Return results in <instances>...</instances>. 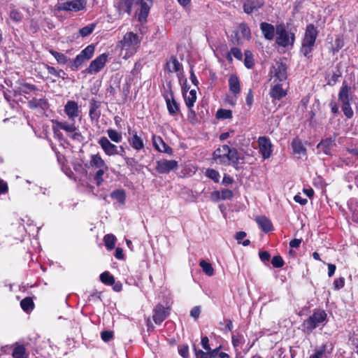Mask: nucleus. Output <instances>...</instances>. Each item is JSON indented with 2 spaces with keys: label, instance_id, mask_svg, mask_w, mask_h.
<instances>
[{
  "label": "nucleus",
  "instance_id": "nucleus-45",
  "mask_svg": "<svg viewBox=\"0 0 358 358\" xmlns=\"http://www.w3.org/2000/svg\"><path fill=\"white\" fill-rule=\"evenodd\" d=\"M100 280L103 283L108 285H112L115 282L114 277L107 271L100 275Z\"/></svg>",
  "mask_w": 358,
  "mask_h": 358
},
{
  "label": "nucleus",
  "instance_id": "nucleus-46",
  "mask_svg": "<svg viewBox=\"0 0 358 358\" xmlns=\"http://www.w3.org/2000/svg\"><path fill=\"white\" fill-rule=\"evenodd\" d=\"M94 50L95 48L94 45H89L85 49H83L80 52V54H81L85 59L89 60L90 58L92 57L94 52Z\"/></svg>",
  "mask_w": 358,
  "mask_h": 358
},
{
  "label": "nucleus",
  "instance_id": "nucleus-44",
  "mask_svg": "<svg viewBox=\"0 0 358 358\" xmlns=\"http://www.w3.org/2000/svg\"><path fill=\"white\" fill-rule=\"evenodd\" d=\"M22 308L27 313L31 311L34 308V302L29 297H26L20 302Z\"/></svg>",
  "mask_w": 358,
  "mask_h": 358
},
{
  "label": "nucleus",
  "instance_id": "nucleus-35",
  "mask_svg": "<svg viewBox=\"0 0 358 358\" xmlns=\"http://www.w3.org/2000/svg\"><path fill=\"white\" fill-rule=\"evenodd\" d=\"M49 52L55 58L58 64L64 65L67 63L68 57L64 54L52 49H50Z\"/></svg>",
  "mask_w": 358,
  "mask_h": 358
},
{
  "label": "nucleus",
  "instance_id": "nucleus-52",
  "mask_svg": "<svg viewBox=\"0 0 358 358\" xmlns=\"http://www.w3.org/2000/svg\"><path fill=\"white\" fill-rule=\"evenodd\" d=\"M314 45L308 44L306 43H302V46L301 48V53L306 57L309 58L310 57V53L313 49Z\"/></svg>",
  "mask_w": 358,
  "mask_h": 358
},
{
  "label": "nucleus",
  "instance_id": "nucleus-24",
  "mask_svg": "<svg viewBox=\"0 0 358 358\" xmlns=\"http://www.w3.org/2000/svg\"><path fill=\"white\" fill-rule=\"evenodd\" d=\"M182 66L176 57H171L166 62V69L170 73H178L179 77L181 74L180 70Z\"/></svg>",
  "mask_w": 358,
  "mask_h": 358
},
{
  "label": "nucleus",
  "instance_id": "nucleus-9",
  "mask_svg": "<svg viewBox=\"0 0 358 358\" xmlns=\"http://www.w3.org/2000/svg\"><path fill=\"white\" fill-rule=\"evenodd\" d=\"M259 152L262 157L266 159L271 157L272 152V144L268 138L265 136L259 137L258 139Z\"/></svg>",
  "mask_w": 358,
  "mask_h": 358
},
{
  "label": "nucleus",
  "instance_id": "nucleus-18",
  "mask_svg": "<svg viewBox=\"0 0 358 358\" xmlns=\"http://www.w3.org/2000/svg\"><path fill=\"white\" fill-rule=\"evenodd\" d=\"M169 313L168 309L162 305H157L152 316L154 322L157 324H161L167 317Z\"/></svg>",
  "mask_w": 358,
  "mask_h": 358
},
{
  "label": "nucleus",
  "instance_id": "nucleus-43",
  "mask_svg": "<svg viewBox=\"0 0 358 358\" xmlns=\"http://www.w3.org/2000/svg\"><path fill=\"white\" fill-rule=\"evenodd\" d=\"M107 134L110 139L115 143H120L122 140V136L121 133L117 132V131L110 129L107 130Z\"/></svg>",
  "mask_w": 358,
  "mask_h": 358
},
{
  "label": "nucleus",
  "instance_id": "nucleus-2",
  "mask_svg": "<svg viewBox=\"0 0 358 358\" xmlns=\"http://www.w3.org/2000/svg\"><path fill=\"white\" fill-rule=\"evenodd\" d=\"M140 43L141 39L138 34L131 31L126 33L118 43L123 59H127L133 56L139 48Z\"/></svg>",
  "mask_w": 358,
  "mask_h": 358
},
{
  "label": "nucleus",
  "instance_id": "nucleus-49",
  "mask_svg": "<svg viewBox=\"0 0 358 358\" xmlns=\"http://www.w3.org/2000/svg\"><path fill=\"white\" fill-rule=\"evenodd\" d=\"M232 117V113L230 110L219 109L216 113L217 119H229Z\"/></svg>",
  "mask_w": 358,
  "mask_h": 358
},
{
  "label": "nucleus",
  "instance_id": "nucleus-26",
  "mask_svg": "<svg viewBox=\"0 0 358 358\" xmlns=\"http://www.w3.org/2000/svg\"><path fill=\"white\" fill-rule=\"evenodd\" d=\"M28 106L31 109H41L43 110L48 108V102L45 99L34 98L28 102Z\"/></svg>",
  "mask_w": 358,
  "mask_h": 358
},
{
  "label": "nucleus",
  "instance_id": "nucleus-28",
  "mask_svg": "<svg viewBox=\"0 0 358 358\" xmlns=\"http://www.w3.org/2000/svg\"><path fill=\"white\" fill-rule=\"evenodd\" d=\"M292 147L293 149L294 154L297 155L299 158L306 155V149L303 146L301 141L299 140V138H294L292 141Z\"/></svg>",
  "mask_w": 358,
  "mask_h": 358
},
{
  "label": "nucleus",
  "instance_id": "nucleus-60",
  "mask_svg": "<svg viewBox=\"0 0 358 358\" xmlns=\"http://www.w3.org/2000/svg\"><path fill=\"white\" fill-rule=\"evenodd\" d=\"M221 192V199L222 200H227V199H231L233 196V192L228 189H224L220 191Z\"/></svg>",
  "mask_w": 358,
  "mask_h": 358
},
{
  "label": "nucleus",
  "instance_id": "nucleus-62",
  "mask_svg": "<svg viewBox=\"0 0 358 358\" xmlns=\"http://www.w3.org/2000/svg\"><path fill=\"white\" fill-rule=\"evenodd\" d=\"M113 332L109 331H103L101 334V337L102 340L105 342H108V341H110L113 338Z\"/></svg>",
  "mask_w": 358,
  "mask_h": 358
},
{
  "label": "nucleus",
  "instance_id": "nucleus-12",
  "mask_svg": "<svg viewBox=\"0 0 358 358\" xmlns=\"http://www.w3.org/2000/svg\"><path fill=\"white\" fill-rule=\"evenodd\" d=\"M273 71L272 73L274 74V77L280 82L284 81L287 79V67L286 65L282 62H276L273 66Z\"/></svg>",
  "mask_w": 358,
  "mask_h": 358
},
{
  "label": "nucleus",
  "instance_id": "nucleus-40",
  "mask_svg": "<svg viewBox=\"0 0 358 358\" xmlns=\"http://www.w3.org/2000/svg\"><path fill=\"white\" fill-rule=\"evenodd\" d=\"M36 90V87L35 85H30L28 83H22L20 86L15 90V92L19 94H29L31 91Z\"/></svg>",
  "mask_w": 358,
  "mask_h": 358
},
{
  "label": "nucleus",
  "instance_id": "nucleus-31",
  "mask_svg": "<svg viewBox=\"0 0 358 358\" xmlns=\"http://www.w3.org/2000/svg\"><path fill=\"white\" fill-rule=\"evenodd\" d=\"M183 97L187 108H192L196 101V91L191 90L189 92H184Z\"/></svg>",
  "mask_w": 358,
  "mask_h": 358
},
{
  "label": "nucleus",
  "instance_id": "nucleus-50",
  "mask_svg": "<svg viewBox=\"0 0 358 358\" xmlns=\"http://www.w3.org/2000/svg\"><path fill=\"white\" fill-rule=\"evenodd\" d=\"M342 103V110L344 113V115L348 117V118H351L352 117L353 115H354V113H353V110L350 106V102H345V103Z\"/></svg>",
  "mask_w": 358,
  "mask_h": 358
},
{
  "label": "nucleus",
  "instance_id": "nucleus-36",
  "mask_svg": "<svg viewBox=\"0 0 358 358\" xmlns=\"http://www.w3.org/2000/svg\"><path fill=\"white\" fill-rule=\"evenodd\" d=\"M199 266L202 268L203 272L208 276H212L214 274V268L210 263L205 260H201L199 262Z\"/></svg>",
  "mask_w": 358,
  "mask_h": 358
},
{
  "label": "nucleus",
  "instance_id": "nucleus-64",
  "mask_svg": "<svg viewBox=\"0 0 358 358\" xmlns=\"http://www.w3.org/2000/svg\"><path fill=\"white\" fill-rule=\"evenodd\" d=\"M179 354L183 358H187L189 356V349L187 345H183L179 348L178 349Z\"/></svg>",
  "mask_w": 358,
  "mask_h": 358
},
{
  "label": "nucleus",
  "instance_id": "nucleus-23",
  "mask_svg": "<svg viewBox=\"0 0 358 358\" xmlns=\"http://www.w3.org/2000/svg\"><path fill=\"white\" fill-rule=\"evenodd\" d=\"M228 82L229 91L236 97L241 93V85L238 76L235 74L231 75Z\"/></svg>",
  "mask_w": 358,
  "mask_h": 358
},
{
  "label": "nucleus",
  "instance_id": "nucleus-48",
  "mask_svg": "<svg viewBox=\"0 0 358 358\" xmlns=\"http://www.w3.org/2000/svg\"><path fill=\"white\" fill-rule=\"evenodd\" d=\"M238 30L243 38L246 39L251 38L250 29L245 23H242L239 25Z\"/></svg>",
  "mask_w": 358,
  "mask_h": 358
},
{
  "label": "nucleus",
  "instance_id": "nucleus-55",
  "mask_svg": "<svg viewBox=\"0 0 358 358\" xmlns=\"http://www.w3.org/2000/svg\"><path fill=\"white\" fill-rule=\"evenodd\" d=\"M244 64L248 69H251L254 64L252 54L248 50L245 52Z\"/></svg>",
  "mask_w": 358,
  "mask_h": 358
},
{
  "label": "nucleus",
  "instance_id": "nucleus-16",
  "mask_svg": "<svg viewBox=\"0 0 358 358\" xmlns=\"http://www.w3.org/2000/svg\"><path fill=\"white\" fill-rule=\"evenodd\" d=\"M53 122V127L52 130L57 132L58 131V129L64 130L66 133L71 134L77 130V127L75 125V123L71 122H67L66 121L64 122H59L57 120H55Z\"/></svg>",
  "mask_w": 358,
  "mask_h": 358
},
{
  "label": "nucleus",
  "instance_id": "nucleus-59",
  "mask_svg": "<svg viewBox=\"0 0 358 358\" xmlns=\"http://www.w3.org/2000/svg\"><path fill=\"white\" fill-rule=\"evenodd\" d=\"M10 17L15 22H20L22 19V15L17 10H12L10 13Z\"/></svg>",
  "mask_w": 358,
  "mask_h": 358
},
{
  "label": "nucleus",
  "instance_id": "nucleus-32",
  "mask_svg": "<svg viewBox=\"0 0 358 358\" xmlns=\"http://www.w3.org/2000/svg\"><path fill=\"white\" fill-rule=\"evenodd\" d=\"M256 222L259 227L264 231L268 232L272 229L271 221L264 216H260L256 218Z\"/></svg>",
  "mask_w": 358,
  "mask_h": 358
},
{
  "label": "nucleus",
  "instance_id": "nucleus-7",
  "mask_svg": "<svg viewBox=\"0 0 358 358\" xmlns=\"http://www.w3.org/2000/svg\"><path fill=\"white\" fill-rule=\"evenodd\" d=\"M178 168V162L176 160L162 159L157 162L156 170L159 173H169Z\"/></svg>",
  "mask_w": 358,
  "mask_h": 358
},
{
  "label": "nucleus",
  "instance_id": "nucleus-6",
  "mask_svg": "<svg viewBox=\"0 0 358 358\" xmlns=\"http://www.w3.org/2000/svg\"><path fill=\"white\" fill-rule=\"evenodd\" d=\"M108 54L103 53L92 60L89 66L85 70L88 74H96L99 73L106 65L108 61Z\"/></svg>",
  "mask_w": 358,
  "mask_h": 358
},
{
  "label": "nucleus",
  "instance_id": "nucleus-3",
  "mask_svg": "<svg viewBox=\"0 0 358 358\" xmlns=\"http://www.w3.org/2000/svg\"><path fill=\"white\" fill-rule=\"evenodd\" d=\"M327 315L323 310H315L313 313L305 320L302 324V331L310 334L320 325L324 326L327 322Z\"/></svg>",
  "mask_w": 358,
  "mask_h": 358
},
{
  "label": "nucleus",
  "instance_id": "nucleus-13",
  "mask_svg": "<svg viewBox=\"0 0 358 358\" xmlns=\"http://www.w3.org/2000/svg\"><path fill=\"white\" fill-rule=\"evenodd\" d=\"M152 143L154 148L159 152L172 155L173 149L165 143L160 136H153Z\"/></svg>",
  "mask_w": 358,
  "mask_h": 358
},
{
  "label": "nucleus",
  "instance_id": "nucleus-38",
  "mask_svg": "<svg viewBox=\"0 0 358 358\" xmlns=\"http://www.w3.org/2000/svg\"><path fill=\"white\" fill-rule=\"evenodd\" d=\"M96 26V23H91V24H89L87 26L81 28L79 30V36L81 37H86V36L90 35L94 30Z\"/></svg>",
  "mask_w": 358,
  "mask_h": 358
},
{
  "label": "nucleus",
  "instance_id": "nucleus-63",
  "mask_svg": "<svg viewBox=\"0 0 358 358\" xmlns=\"http://www.w3.org/2000/svg\"><path fill=\"white\" fill-rule=\"evenodd\" d=\"M345 284L344 278H339L334 280V285L336 289H340L343 287Z\"/></svg>",
  "mask_w": 358,
  "mask_h": 358
},
{
  "label": "nucleus",
  "instance_id": "nucleus-19",
  "mask_svg": "<svg viewBox=\"0 0 358 358\" xmlns=\"http://www.w3.org/2000/svg\"><path fill=\"white\" fill-rule=\"evenodd\" d=\"M264 5V0H245L243 4L245 13L250 14L257 11Z\"/></svg>",
  "mask_w": 358,
  "mask_h": 358
},
{
  "label": "nucleus",
  "instance_id": "nucleus-37",
  "mask_svg": "<svg viewBox=\"0 0 358 358\" xmlns=\"http://www.w3.org/2000/svg\"><path fill=\"white\" fill-rule=\"evenodd\" d=\"M233 57L237 59L238 60H242L243 54L241 50L238 48H232L229 52L227 56V59L228 61L231 62L233 59Z\"/></svg>",
  "mask_w": 358,
  "mask_h": 358
},
{
  "label": "nucleus",
  "instance_id": "nucleus-15",
  "mask_svg": "<svg viewBox=\"0 0 358 358\" xmlns=\"http://www.w3.org/2000/svg\"><path fill=\"white\" fill-rule=\"evenodd\" d=\"M332 347L331 345L323 344L320 348L315 350L309 358H330Z\"/></svg>",
  "mask_w": 358,
  "mask_h": 358
},
{
  "label": "nucleus",
  "instance_id": "nucleus-47",
  "mask_svg": "<svg viewBox=\"0 0 358 358\" xmlns=\"http://www.w3.org/2000/svg\"><path fill=\"white\" fill-rule=\"evenodd\" d=\"M86 61H87V60L85 59V57L81 54H78L72 62V64H71L72 70H73V71L78 70V68Z\"/></svg>",
  "mask_w": 358,
  "mask_h": 358
},
{
  "label": "nucleus",
  "instance_id": "nucleus-53",
  "mask_svg": "<svg viewBox=\"0 0 358 358\" xmlns=\"http://www.w3.org/2000/svg\"><path fill=\"white\" fill-rule=\"evenodd\" d=\"M246 236V233L244 231L237 232L236 234V239L239 244H243L244 246H247L250 245V241L248 239H246L242 242V240Z\"/></svg>",
  "mask_w": 358,
  "mask_h": 358
},
{
  "label": "nucleus",
  "instance_id": "nucleus-10",
  "mask_svg": "<svg viewBox=\"0 0 358 358\" xmlns=\"http://www.w3.org/2000/svg\"><path fill=\"white\" fill-rule=\"evenodd\" d=\"M64 113L71 122L80 115V110L78 103L75 101H68L64 106Z\"/></svg>",
  "mask_w": 358,
  "mask_h": 358
},
{
  "label": "nucleus",
  "instance_id": "nucleus-33",
  "mask_svg": "<svg viewBox=\"0 0 358 358\" xmlns=\"http://www.w3.org/2000/svg\"><path fill=\"white\" fill-rule=\"evenodd\" d=\"M134 3L135 0H120L118 3L120 13H127L129 14Z\"/></svg>",
  "mask_w": 358,
  "mask_h": 358
},
{
  "label": "nucleus",
  "instance_id": "nucleus-21",
  "mask_svg": "<svg viewBox=\"0 0 358 358\" xmlns=\"http://www.w3.org/2000/svg\"><path fill=\"white\" fill-rule=\"evenodd\" d=\"M130 136L128 138L129 145L136 150H141L144 148L143 139L138 136L136 131L131 133L129 131Z\"/></svg>",
  "mask_w": 358,
  "mask_h": 358
},
{
  "label": "nucleus",
  "instance_id": "nucleus-20",
  "mask_svg": "<svg viewBox=\"0 0 358 358\" xmlns=\"http://www.w3.org/2000/svg\"><path fill=\"white\" fill-rule=\"evenodd\" d=\"M260 29L264 37L268 41H272L276 33V28L271 24L267 22H262L260 24Z\"/></svg>",
  "mask_w": 358,
  "mask_h": 358
},
{
  "label": "nucleus",
  "instance_id": "nucleus-39",
  "mask_svg": "<svg viewBox=\"0 0 358 358\" xmlns=\"http://www.w3.org/2000/svg\"><path fill=\"white\" fill-rule=\"evenodd\" d=\"M103 241L106 248L111 250L115 248L116 238L113 234H107L104 236Z\"/></svg>",
  "mask_w": 358,
  "mask_h": 358
},
{
  "label": "nucleus",
  "instance_id": "nucleus-61",
  "mask_svg": "<svg viewBox=\"0 0 358 358\" xmlns=\"http://www.w3.org/2000/svg\"><path fill=\"white\" fill-rule=\"evenodd\" d=\"M348 206L350 210L353 211L354 213L358 211V201L356 199H350L348 202Z\"/></svg>",
  "mask_w": 358,
  "mask_h": 358
},
{
  "label": "nucleus",
  "instance_id": "nucleus-56",
  "mask_svg": "<svg viewBox=\"0 0 358 358\" xmlns=\"http://www.w3.org/2000/svg\"><path fill=\"white\" fill-rule=\"evenodd\" d=\"M47 70H48V73L51 74V75H54L57 78H61L62 77V73L63 75L65 74V73L64 72L63 70H59V71H57L55 67L53 66H47L46 67Z\"/></svg>",
  "mask_w": 358,
  "mask_h": 358
},
{
  "label": "nucleus",
  "instance_id": "nucleus-34",
  "mask_svg": "<svg viewBox=\"0 0 358 358\" xmlns=\"http://www.w3.org/2000/svg\"><path fill=\"white\" fill-rule=\"evenodd\" d=\"M12 356L13 358H27L24 346L22 345H16L13 349Z\"/></svg>",
  "mask_w": 358,
  "mask_h": 358
},
{
  "label": "nucleus",
  "instance_id": "nucleus-30",
  "mask_svg": "<svg viewBox=\"0 0 358 358\" xmlns=\"http://www.w3.org/2000/svg\"><path fill=\"white\" fill-rule=\"evenodd\" d=\"M351 94V87L343 84L338 94L339 101L341 103L350 102Z\"/></svg>",
  "mask_w": 358,
  "mask_h": 358
},
{
  "label": "nucleus",
  "instance_id": "nucleus-41",
  "mask_svg": "<svg viewBox=\"0 0 358 358\" xmlns=\"http://www.w3.org/2000/svg\"><path fill=\"white\" fill-rule=\"evenodd\" d=\"M110 196L113 199L117 200L118 202H120L122 204L124 203V202H125V199H126L125 193L122 189H117V190L113 191L110 194Z\"/></svg>",
  "mask_w": 358,
  "mask_h": 358
},
{
  "label": "nucleus",
  "instance_id": "nucleus-27",
  "mask_svg": "<svg viewBox=\"0 0 358 358\" xmlns=\"http://www.w3.org/2000/svg\"><path fill=\"white\" fill-rule=\"evenodd\" d=\"M90 167L99 169L108 166L99 154L92 155L90 160Z\"/></svg>",
  "mask_w": 358,
  "mask_h": 358
},
{
  "label": "nucleus",
  "instance_id": "nucleus-29",
  "mask_svg": "<svg viewBox=\"0 0 358 358\" xmlns=\"http://www.w3.org/2000/svg\"><path fill=\"white\" fill-rule=\"evenodd\" d=\"M286 94V91L282 89V85L280 83L275 84L270 92L271 96L278 100L285 96Z\"/></svg>",
  "mask_w": 358,
  "mask_h": 358
},
{
  "label": "nucleus",
  "instance_id": "nucleus-51",
  "mask_svg": "<svg viewBox=\"0 0 358 358\" xmlns=\"http://www.w3.org/2000/svg\"><path fill=\"white\" fill-rule=\"evenodd\" d=\"M206 176L213 180L215 182L220 180V175L218 171L214 169H208L206 172Z\"/></svg>",
  "mask_w": 358,
  "mask_h": 358
},
{
  "label": "nucleus",
  "instance_id": "nucleus-57",
  "mask_svg": "<svg viewBox=\"0 0 358 358\" xmlns=\"http://www.w3.org/2000/svg\"><path fill=\"white\" fill-rule=\"evenodd\" d=\"M271 264L275 268H280L284 265V261L280 256H274Z\"/></svg>",
  "mask_w": 358,
  "mask_h": 358
},
{
  "label": "nucleus",
  "instance_id": "nucleus-54",
  "mask_svg": "<svg viewBox=\"0 0 358 358\" xmlns=\"http://www.w3.org/2000/svg\"><path fill=\"white\" fill-rule=\"evenodd\" d=\"M196 358H212V354L209 352H203L201 350H198L195 346L193 348Z\"/></svg>",
  "mask_w": 358,
  "mask_h": 358
},
{
  "label": "nucleus",
  "instance_id": "nucleus-42",
  "mask_svg": "<svg viewBox=\"0 0 358 358\" xmlns=\"http://www.w3.org/2000/svg\"><path fill=\"white\" fill-rule=\"evenodd\" d=\"M108 170V166H105V169L101 168V169H97V171L95 173L94 176V180H95L96 184L97 185H100L102 183V182L103 180V176Z\"/></svg>",
  "mask_w": 358,
  "mask_h": 358
},
{
  "label": "nucleus",
  "instance_id": "nucleus-5",
  "mask_svg": "<svg viewBox=\"0 0 358 358\" xmlns=\"http://www.w3.org/2000/svg\"><path fill=\"white\" fill-rule=\"evenodd\" d=\"M87 0H70L59 2L56 6L58 11L78 12L85 9Z\"/></svg>",
  "mask_w": 358,
  "mask_h": 358
},
{
  "label": "nucleus",
  "instance_id": "nucleus-4",
  "mask_svg": "<svg viewBox=\"0 0 358 358\" xmlns=\"http://www.w3.org/2000/svg\"><path fill=\"white\" fill-rule=\"evenodd\" d=\"M276 43L284 48L292 46L294 42V34L287 31L284 24L276 26Z\"/></svg>",
  "mask_w": 358,
  "mask_h": 358
},
{
  "label": "nucleus",
  "instance_id": "nucleus-17",
  "mask_svg": "<svg viewBox=\"0 0 358 358\" xmlns=\"http://www.w3.org/2000/svg\"><path fill=\"white\" fill-rule=\"evenodd\" d=\"M317 36V30L312 24L307 26L303 43L315 45Z\"/></svg>",
  "mask_w": 358,
  "mask_h": 358
},
{
  "label": "nucleus",
  "instance_id": "nucleus-58",
  "mask_svg": "<svg viewBox=\"0 0 358 358\" xmlns=\"http://www.w3.org/2000/svg\"><path fill=\"white\" fill-rule=\"evenodd\" d=\"M244 342V338L242 335H236L232 336V344L234 348L239 347Z\"/></svg>",
  "mask_w": 358,
  "mask_h": 358
},
{
  "label": "nucleus",
  "instance_id": "nucleus-25",
  "mask_svg": "<svg viewBox=\"0 0 358 358\" xmlns=\"http://www.w3.org/2000/svg\"><path fill=\"white\" fill-rule=\"evenodd\" d=\"M101 103L95 99H91L90 102L89 115L92 120H98L100 117V111L98 110Z\"/></svg>",
  "mask_w": 358,
  "mask_h": 358
},
{
  "label": "nucleus",
  "instance_id": "nucleus-22",
  "mask_svg": "<svg viewBox=\"0 0 358 358\" xmlns=\"http://www.w3.org/2000/svg\"><path fill=\"white\" fill-rule=\"evenodd\" d=\"M152 3V2L151 0H141V10L138 15V19L141 22L146 20Z\"/></svg>",
  "mask_w": 358,
  "mask_h": 358
},
{
  "label": "nucleus",
  "instance_id": "nucleus-8",
  "mask_svg": "<svg viewBox=\"0 0 358 358\" xmlns=\"http://www.w3.org/2000/svg\"><path fill=\"white\" fill-rule=\"evenodd\" d=\"M98 143L106 155L114 156L119 155L117 146L113 144L106 137H101Z\"/></svg>",
  "mask_w": 358,
  "mask_h": 358
},
{
  "label": "nucleus",
  "instance_id": "nucleus-11",
  "mask_svg": "<svg viewBox=\"0 0 358 358\" xmlns=\"http://www.w3.org/2000/svg\"><path fill=\"white\" fill-rule=\"evenodd\" d=\"M164 99L166 101L169 113L171 116L176 115L179 111V105L174 99L173 93L170 92L164 94Z\"/></svg>",
  "mask_w": 358,
  "mask_h": 358
},
{
  "label": "nucleus",
  "instance_id": "nucleus-1",
  "mask_svg": "<svg viewBox=\"0 0 358 358\" xmlns=\"http://www.w3.org/2000/svg\"><path fill=\"white\" fill-rule=\"evenodd\" d=\"M213 159L217 164L236 167L241 159L238 150L223 145L217 148L213 154Z\"/></svg>",
  "mask_w": 358,
  "mask_h": 358
},
{
  "label": "nucleus",
  "instance_id": "nucleus-14",
  "mask_svg": "<svg viewBox=\"0 0 358 358\" xmlns=\"http://www.w3.org/2000/svg\"><path fill=\"white\" fill-rule=\"evenodd\" d=\"M335 141L334 137L327 138L317 144V148L322 151L325 155H331V149L336 146Z\"/></svg>",
  "mask_w": 358,
  "mask_h": 358
}]
</instances>
